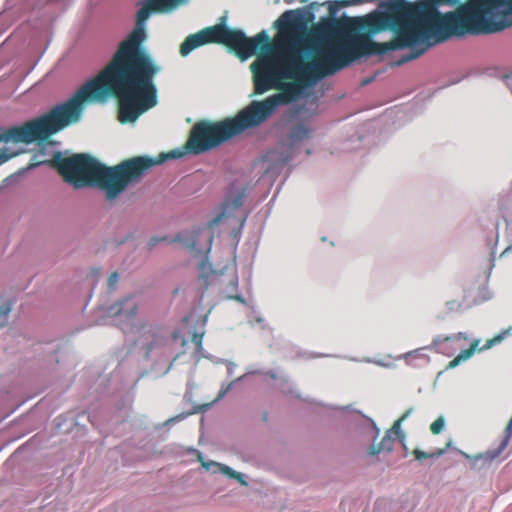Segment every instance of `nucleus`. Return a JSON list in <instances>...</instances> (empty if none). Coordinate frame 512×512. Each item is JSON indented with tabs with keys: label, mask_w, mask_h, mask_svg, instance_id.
Wrapping results in <instances>:
<instances>
[{
	"label": "nucleus",
	"mask_w": 512,
	"mask_h": 512,
	"mask_svg": "<svg viewBox=\"0 0 512 512\" xmlns=\"http://www.w3.org/2000/svg\"><path fill=\"white\" fill-rule=\"evenodd\" d=\"M381 6L386 12L322 23L323 33L339 37L322 47L325 57L314 66L335 74L361 56L410 48L397 62L402 65L453 36L492 34L512 26V0H392Z\"/></svg>",
	"instance_id": "obj_1"
},
{
	"label": "nucleus",
	"mask_w": 512,
	"mask_h": 512,
	"mask_svg": "<svg viewBox=\"0 0 512 512\" xmlns=\"http://www.w3.org/2000/svg\"><path fill=\"white\" fill-rule=\"evenodd\" d=\"M183 0H148L137 12L136 25L122 41L110 62L97 76L88 80L66 102L49 112L5 131L0 129V141L14 143L44 142L70 124L77 122L85 102L103 103L117 100L118 120L134 122L157 104L155 76L161 68L142 47L146 39L144 22L152 11H169Z\"/></svg>",
	"instance_id": "obj_2"
},
{
	"label": "nucleus",
	"mask_w": 512,
	"mask_h": 512,
	"mask_svg": "<svg viewBox=\"0 0 512 512\" xmlns=\"http://www.w3.org/2000/svg\"><path fill=\"white\" fill-rule=\"evenodd\" d=\"M163 160L164 157L154 160L149 156H135L108 167L87 154L62 157L57 153L51 161V166L59 172L65 182L75 188L98 187L105 193L106 199L111 201Z\"/></svg>",
	"instance_id": "obj_3"
},
{
	"label": "nucleus",
	"mask_w": 512,
	"mask_h": 512,
	"mask_svg": "<svg viewBox=\"0 0 512 512\" xmlns=\"http://www.w3.org/2000/svg\"><path fill=\"white\" fill-rule=\"evenodd\" d=\"M294 94L295 89L290 87L285 92L274 94L262 101H252L247 107L239 111L235 117L218 122L198 121L192 127L189 138L184 145L185 152L174 150L169 154H161L156 160L164 157L161 162L163 163L167 158H178L185 153L198 155L209 151L245 130L261 125L278 106L290 103Z\"/></svg>",
	"instance_id": "obj_4"
},
{
	"label": "nucleus",
	"mask_w": 512,
	"mask_h": 512,
	"mask_svg": "<svg viewBox=\"0 0 512 512\" xmlns=\"http://www.w3.org/2000/svg\"><path fill=\"white\" fill-rule=\"evenodd\" d=\"M324 55L321 47L317 50L311 61L304 62L288 39H280L275 53L261 55L251 65L254 93L263 94L273 88L282 89L280 93H283L290 87H293L295 94L290 101L292 102L296 98L298 90L291 84L283 87L282 80H317L330 76L331 74H323L324 68L314 66L315 61L323 59Z\"/></svg>",
	"instance_id": "obj_5"
},
{
	"label": "nucleus",
	"mask_w": 512,
	"mask_h": 512,
	"mask_svg": "<svg viewBox=\"0 0 512 512\" xmlns=\"http://www.w3.org/2000/svg\"><path fill=\"white\" fill-rule=\"evenodd\" d=\"M205 43H217L225 45L230 51L235 52L238 58L246 60L255 54L257 50L269 51L271 44L266 31H261L254 37H247L242 30L231 29L226 25L217 24L201 30Z\"/></svg>",
	"instance_id": "obj_6"
},
{
	"label": "nucleus",
	"mask_w": 512,
	"mask_h": 512,
	"mask_svg": "<svg viewBox=\"0 0 512 512\" xmlns=\"http://www.w3.org/2000/svg\"><path fill=\"white\" fill-rule=\"evenodd\" d=\"M176 240L183 243L190 251L202 254L210 250L212 236L207 233L206 229L199 228L189 234H178Z\"/></svg>",
	"instance_id": "obj_7"
},
{
	"label": "nucleus",
	"mask_w": 512,
	"mask_h": 512,
	"mask_svg": "<svg viewBox=\"0 0 512 512\" xmlns=\"http://www.w3.org/2000/svg\"><path fill=\"white\" fill-rule=\"evenodd\" d=\"M512 335V325L508 327L507 329L501 331L496 336H494L491 339H488L486 343L481 347L478 348L480 344L479 339H474L470 346L467 349H464L460 352L459 355H457L453 360H451L447 366V368H455L458 366L462 361H465L469 359L475 351L478 349L479 351L487 350L492 348L494 345L500 343L503 341L507 336Z\"/></svg>",
	"instance_id": "obj_8"
},
{
	"label": "nucleus",
	"mask_w": 512,
	"mask_h": 512,
	"mask_svg": "<svg viewBox=\"0 0 512 512\" xmlns=\"http://www.w3.org/2000/svg\"><path fill=\"white\" fill-rule=\"evenodd\" d=\"M139 303L134 296H127L111 305L107 313L112 317H121L126 323H133Z\"/></svg>",
	"instance_id": "obj_9"
},
{
	"label": "nucleus",
	"mask_w": 512,
	"mask_h": 512,
	"mask_svg": "<svg viewBox=\"0 0 512 512\" xmlns=\"http://www.w3.org/2000/svg\"><path fill=\"white\" fill-rule=\"evenodd\" d=\"M204 35L201 30L197 33L190 34L180 45V54L182 56L189 55L196 48L205 45Z\"/></svg>",
	"instance_id": "obj_10"
},
{
	"label": "nucleus",
	"mask_w": 512,
	"mask_h": 512,
	"mask_svg": "<svg viewBox=\"0 0 512 512\" xmlns=\"http://www.w3.org/2000/svg\"><path fill=\"white\" fill-rule=\"evenodd\" d=\"M311 135V130L305 123H298L294 125L288 135H287V141L290 146H294L295 144L309 139Z\"/></svg>",
	"instance_id": "obj_11"
},
{
	"label": "nucleus",
	"mask_w": 512,
	"mask_h": 512,
	"mask_svg": "<svg viewBox=\"0 0 512 512\" xmlns=\"http://www.w3.org/2000/svg\"><path fill=\"white\" fill-rule=\"evenodd\" d=\"M512 437V418L509 420L506 428H505V437L504 439L502 440L499 448L497 451H489L485 454H479V455H476L474 457V459H482L484 458L485 460H488V461H492L493 459H495L496 457L499 456V454L507 447L510 439Z\"/></svg>",
	"instance_id": "obj_12"
},
{
	"label": "nucleus",
	"mask_w": 512,
	"mask_h": 512,
	"mask_svg": "<svg viewBox=\"0 0 512 512\" xmlns=\"http://www.w3.org/2000/svg\"><path fill=\"white\" fill-rule=\"evenodd\" d=\"M393 443L394 439L390 435L386 434L378 445H373L370 448L369 454L376 455L382 451L390 452L393 449Z\"/></svg>",
	"instance_id": "obj_13"
},
{
	"label": "nucleus",
	"mask_w": 512,
	"mask_h": 512,
	"mask_svg": "<svg viewBox=\"0 0 512 512\" xmlns=\"http://www.w3.org/2000/svg\"><path fill=\"white\" fill-rule=\"evenodd\" d=\"M12 304L10 301L0 300V327H3L9 318Z\"/></svg>",
	"instance_id": "obj_14"
},
{
	"label": "nucleus",
	"mask_w": 512,
	"mask_h": 512,
	"mask_svg": "<svg viewBox=\"0 0 512 512\" xmlns=\"http://www.w3.org/2000/svg\"><path fill=\"white\" fill-rule=\"evenodd\" d=\"M413 412V408H410L404 412V414L394 422L392 426V431L398 435L399 437H404V434L401 432V423L410 416Z\"/></svg>",
	"instance_id": "obj_15"
},
{
	"label": "nucleus",
	"mask_w": 512,
	"mask_h": 512,
	"mask_svg": "<svg viewBox=\"0 0 512 512\" xmlns=\"http://www.w3.org/2000/svg\"><path fill=\"white\" fill-rule=\"evenodd\" d=\"M221 471L227 476L236 479L241 485H247V482L244 480L243 475L239 472L232 470L230 467L222 465Z\"/></svg>",
	"instance_id": "obj_16"
},
{
	"label": "nucleus",
	"mask_w": 512,
	"mask_h": 512,
	"mask_svg": "<svg viewBox=\"0 0 512 512\" xmlns=\"http://www.w3.org/2000/svg\"><path fill=\"white\" fill-rule=\"evenodd\" d=\"M442 454V450H439L437 453H427L424 451H421L419 449H415L413 451V455L417 460H424L432 457H438Z\"/></svg>",
	"instance_id": "obj_17"
},
{
	"label": "nucleus",
	"mask_w": 512,
	"mask_h": 512,
	"mask_svg": "<svg viewBox=\"0 0 512 512\" xmlns=\"http://www.w3.org/2000/svg\"><path fill=\"white\" fill-rule=\"evenodd\" d=\"M445 426V420L443 417H438L431 425H430V431L432 434L437 435L439 434Z\"/></svg>",
	"instance_id": "obj_18"
},
{
	"label": "nucleus",
	"mask_w": 512,
	"mask_h": 512,
	"mask_svg": "<svg viewBox=\"0 0 512 512\" xmlns=\"http://www.w3.org/2000/svg\"><path fill=\"white\" fill-rule=\"evenodd\" d=\"M150 332L152 333L153 337L155 338L154 342L147 345L146 350L147 352H150L153 347L160 343V339L162 336H160V330L159 329H151Z\"/></svg>",
	"instance_id": "obj_19"
},
{
	"label": "nucleus",
	"mask_w": 512,
	"mask_h": 512,
	"mask_svg": "<svg viewBox=\"0 0 512 512\" xmlns=\"http://www.w3.org/2000/svg\"><path fill=\"white\" fill-rule=\"evenodd\" d=\"M460 339L468 340V337L464 333L459 332V333L453 334L451 336H445L443 339L438 338V340H436V342H440V341L448 342V341L460 340Z\"/></svg>",
	"instance_id": "obj_20"
},
{
	"label": "nucleus",
	"mask_w": 512,
	"mask_h": 512,
	"mask_svg": "<svg viewBox=\"0 0 512 512\" xmlns=\"http://www.w3.org/2000/svg\"><path fill=\"white\" fill-rule=\"evenodd\" d=\"M119 281V274L115 271L112 272L108 278V287L110 290H115Z\"/></svg>",
	"instance_id": "obj_21"
},
{
	"label": "nucleus",
	"mask_w": 512,
	"mask_h": 512,
	"mask_svg": "<svg viewBox=\"0 0 512 512\" xmlns=\"http://www.w3.org/2000/svg\"><path fill=\"white\" fill-rule=\"evenodd\" d=\"M12 157L11 154H7L6 150L3 149V150H0V164L6 162L7 160H9L10 158Z\"/></svg>",
	"instance_id": "obj_22"
},
{
	"label": "nucleus",
	"mask_w": 512,
	"mask_h": 512,
	"mask_svg": "<svg viewBox=\"0 0 512 512\" xmlns=\"http://www.w3.org/2000/svg\"><path fill=\"white\" fill-rule=\"evenodd\" d=\"M192 342L198 346V347H201L202 345V335H199L197 333H195L192 337Z\"/></svg>",
	"instance_id": "obj_23"
},
{
	"label": "nucleus",
	"mask_w": 512,
	"mask_h": 512,
	"mask_svg": "<svg viewBox=\"0 0 512 512\" xmlns=\"http://www.w3.org/2000/svg\"><path fill=\"white\" fill-rule=\"evenodd\" d=\"M166 240L165 237L163 238H152L149 243H148V248L149 249H152L159 241H164Z\"/></svg>",
	"instance_id": "obj_24"
},
{
	"label": "nucleus",
	"mask_w": 512,
	"mask_h": 512,
	"mask_svg": "<svg viewBox=\"0 0 512 512\" xmlns=\"http://www.w3.org/2000/svg\"><path fill=\"white\" fill-rule=\"evenodd\" d=\"M294 14V11H286L282 14V16L280 17V19L278 20V22L280 21H283V20H290V18L293 16Z\"/></svg>",
	"instance_id": "obj_25"
},
{
	"label": "nucleus",
	"mask_w": 512,
	"mask_h": 512,
	"mask_svg": "<svg viewBox=\"0 0 512 512\" xmlns=\"http://www.w3.org/2000/svg\"><path fill=\"white\" fill-rule=\"evenodd\" d=\"M242 204V196L241 195H238L234 201V206L235 207H239L241 206Z\"/></svg>",
	"instance_id": "obj_26"
},
{
	"label": "nucleus",
	"mask_w": 512,
	"mask_h": 512,
	"mask_svg": "<svg viewBox=\"0 0 512 512\" xmlns=\"http://www.w3.org/2000/svg\"><path fill=\"white\" fill-rule=\"evenodd\" d=\"M182 418H183V416H182V415H179V416H176V417H174V418L169 419L166 423L168 424V423H171V422L177 421V420L182 419Z\"/></svg>",
	"instance_id": "obj_27"
},
{
	"label": "nucleus",
	"mask_w": 512,
	"mask_h": 512,
	"mask_svg": "<svg viewBox=\"0 0 512 512\" xmlns=\"http://www.w3.org/2000/svg\"><path fill=\"white\" fill-rule=\"evenodd\" d=\"M91 273L95 276V277H98L99 274H100V270L97 269V268H94L91 270Z\"/></svg>",
	"instance_id": "obj_28"
},
{
	"label": "nucleus",
	"mask_w": 512,
	"mask_h": 512,
	"mask_svg": "<svg viewBox=\"0 0 512 512\" xmlns=\"http://www.w3.org/2000/svg\"><path fill=\"white\" fill-rule=\"evenodd\" d=\"M370 82H371V79H366V80L363 81V85H366V84H368Z\"/></svg>",
	"instance_id": "obj_29"
},
{
	"label": "nucleus",
	"mask_w": 512,
	"mask_h": 512,
	"mask_svg": "<svg viewBox=\"0 0 512 512\" xmlns=\"http://www.w3.org/2000/svg\"><path fill=\"white\" fill-rule=\"evenodd\" d=\"M204 266H205V263H204V262H202V263H201V267H200V268L203 270V269H204Z\"/></svg>",
	"instance_id": "obj_30"
},
{
	"label": "nucleus",
	"mask_w": 512,
	"mask_h": 512,
	"mask_svg": "<svg viewBox=\"0 0 512 512\" xmlns=\"http://www.w3.org/2000/svg\"><path fill=\"white\" fill-rule=\"evenodd\" d=\"M308 0H300L301 3H306Z\"/></svg>",
	"instance_id": "obj_31"
}]
</instances>
